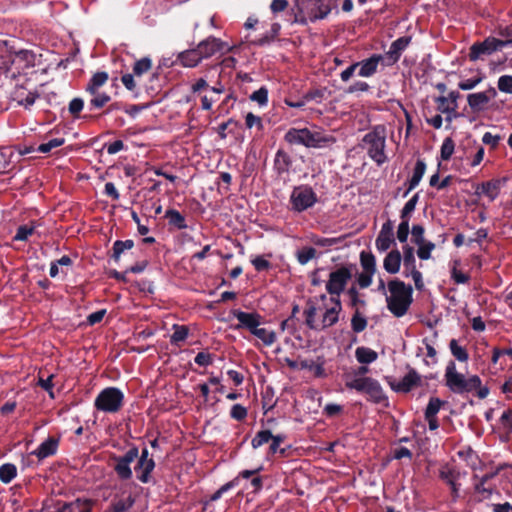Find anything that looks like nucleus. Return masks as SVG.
Segmentation results:
<instances>
[{
  "mask_svg": "<svg viewBox=\"0 0 512 512\" xmlns=\"http://www.w3.org/2000/svg\"><path fill=\"white\" fill-rule=\"evenodd\" d=\"M335 0H295V22L307 24L324 19L335 6Z\"/></svg>",
  "mask_w": 512,
  "mask_h": 512,
  "instance_id": "f257e3e1",
  "label": "nucleus"
},
{
  "mask_svg": "<svg viewBox=\"0 0 512 512\" xmlns=\"http://www.w3.org/2000/svg\"><path fill=\"white\" fill-rule=\"evenodd\" d=\"M329 303L325 304V311L319 322L316 321L317 308L309 303L304 310L305 323L313 330H324L335 325L339 321V314L342 311V303L338 297H330Z\"/></svg>",
  "mask_w": 512,
  "mask_h": 512,
  "instance_id": "f03ea898",
  "label": "nucleus"
},
{
  "mask_svg": "<svg viewBox=\"0 0 512 512\" xmlns=\"http://www.w3.org/2000/svg\"><path fill=\"white\" fill-rule=\"evenodd\" d=\"M388 289L390 295L386 297L387 308L395 317L404 316L412 303V287L396 279L388 283Z\"/></svg>",
  "mask_w": 512,
  "mask_h": 512,
  "instance_id": "7ed1b4c3",
  "label": "nucleus"
},
{
  "mask_svg": "<svg viewBox=\"0 0 512 512\" xmlns=\"http://www.w3.org/2000/svg\"><path fill=\"white\" fill-rule=\"evenodd\" d=\"M284 139L291 145H302L306 148H324L336 141L331 135L311 131L308 128H290Z\"/></svg>",
  "mask_w": 512,
  "mask_h": 512,
  "instance_id": "20e7f679",
  "label": "nucleus"
},
{
  "mask_svg": "<svg viewBox=\"0 0 512 512\" xmlns=\"http://www.w3.org/2000/svg\"><path fill=\"white\" fill-rule=\"evenodd\" d=\"M363 144L367 150L368 156L381 166L387 161L385 153L386 147V128L383 125H376L363 137Z\"/></svg>",
  "mask_w": 512,
  "mask_h": 512,
  "instance_id": "39448f33",
  "label": "nucleus"
},
{
  "mask_svg": "<svg viewBox=\"0 0 512 512\" xmlns=\"http://www.w3.org/2000/svg\"><path fill=\"white\" fill-rule=\"evenodd\" d=\"M445 380L447 387L458 394L475 391L481 384V379L477 375L466 378L463 374L457 372L453 361H450L446 366Z\"/></svg>",
  "mask_w": 512,
  "mask_h": 512,
  "instance_id": "423d86ee",
  "label": "nucleus"
},
{
  "mask_svg": "<svg viewBox=\"0 0 512 512\" xmlns=\"http://www.w3.org/2000/svg\"><path fill=\"white\" fill-rule=\"evenodd\" d=\"M345 386L348 389L365 393L368 396V399L374 403L379 404L386 400V396L380 383L374 378L346 375Z\"/></svg>",
  "mask_w": 512,
  "mask_h": 512,
  "instance_id": "0eeeda50",
  "label": "nucleus"
},
{
  "mask_svg": "<svg viewBox=\"0 0 512 512\" xmlns=\"http://www.w3.org/2000/svg\"><path fill=\"white\" fill-rule=\"evenodd\" d=\"M345 386L348 389L365 393L368 396V399L374 403L379 404L386 400V396L380 383L374 378L346 375Z\"/></svg>",
  "mask_w": 512,
  "mask_h": 512,
  "instance_id": "6e6552de",
  "label": "nucleus"
},
{
  "mask_svg": "<svg viewBox=\"0 0 512 512\" xmlns=\"http://www.w3.org/2000/svg\"><path fill=\"white\" fill-rule=\"evenodd\" d=\"M500 38L488 37L483 42L474 43L469 52V59L477 61L484 55H490L495 51L502 50L503 47L512 43L511 31L507 26L503 31H500Z\"/></svg>",
  "mask_w": 512,
  "mask_h": 512,
  "instance_id": "1a4fd4ad",
  "label": "nucleus"
},
{
  "mask_svg": "<svg viewBox=\"0 0 512 512\" xmlns=\"http://www.w3.org/2000/svg\"><path fill=\"white\" fill-rule=\"evenodd\" d=\"M317 201V194L311 186H295L289 198L290 210L296 213H301L313 207Z\"/></svg>",
  "mask_w": 512,
  "mask_h": 512,
  "instance_id": "9d476101",
  "label": "nucleus"
},
{
  "mask_svg": "<svg viewBox=\"0 0 512 512\" xmlns=\"http://www.w3.org/2000/svg\"><path fill=\"white\" fill-rule=\"evenodd\" d=\"M123 402L124 394L119 388L107 387L97 395L94 405L99 411L116 413L121 409Z\"/></svg>",
  "mask_w": 512,
  "mask_h": 512,
  "instance_id": "9b49d317",
  "label": "nucleus"
},
{
  "mask_svg": "<svg viewBox=\"0 0 512 512\" xmlns=\"http://www.w3.org/2000/svg\"><path fill=\"white\" fill-rule=\"evenodd\" d=\"M138 454L139 448L133 444L123 455H113L111 457L112 468L120 480L128 481L132 478L131 464L136 460Z\"/></svg>",
  "mask_w": 512,
  "mask_h": 512,
  "instance_id": "f8f14e48",
  "label": "nucleus"
},
{
  "mask_svg": "<svg viewBox=\"0 0 512 512\" xmlns=\"http://www.w3.org/2000/svg\"><path fill=\"white\" fill-rule=\"evenodd\" d=\"M351 277V271L347 267H341L332 271L326 283V291L330 294V297L340 298Z\"/></svg>",
  "mask_w": 512,
  "mask_h": 512,
  "instance_id": "ddd939ff",
  "label": "nucleus"
},
{
  "mask_svg": "<svg viewBox=\"0 0 512 512\" xmlns=\"http://www.w3.org/2000/svg\"><path fill=\"white\" fill-rule=\"evenodd\" d=\"M196 47L198 49V52L200 53L202 60L215 56L218 53L224 54L231 50V47L229 46L228 43L213 36H210L202 40L198 43Z\"/></svg>",
  "mask_w": 512,
  "mask_h": 512,
  "instance_id": "4468645a",
  "label": "nucleus"
},
{
  "mask_svg": "<svg viewBox=\"0 0 512 512\" xmlns=\"http://www.w3.org/2000/svg\"><path fill=\"white\" fill-rule=\"evenodd\" d=\"M137 463L134 467V470L136 472L137 479L141 483H148L151 479V473L155 468V461L153 457L150 456V453L148 451L147 447H144L141 452L139 451Z\"/></svg>",
  "mask_w": 512,
  "mask_h": 512,
  "instance_id": "2eb2a0df",
  "label": "nucleus"
},
{
  "mask_svg": "<svg viewBox=\"0 0 512 512\" xmlns=\"http://www.w3.org/2000/svg\"><path fill=\"white\" fill-rule=\"evenodd\" d=\"M231 314L238 320V324L233 326L234 330L247 329L250 333L261 325L263 317L257 312H244L242 310H232Z\"/></svg>",
  "mask_w": 512,
  "mask_h": 512,
  "instance_id": "dca6fc26",
  "label": "nucleus"
},
{
  "mask_svg": "<svg viewBox=\"0 0 512 512\" xmlns=\"http://www.w3.org/2000/svg\"><path fill=\"white\" fill-rule=\"evenodd\" d=\"M497 97V91L495 88L490 87L489 89L481 92H475L467 95V102L473 112H481L485 110L489 102Z\"/></svg>",
  "mask_w": 512,
  "mask_h": 512,
  "instance_id": "f3484780",
  "label": "nucleus"
},
{
  "mask_svg": "<svg viewBox=\"0 0 512 512\" xmlns=\"http://www.w3.org/2000/svg\"><path fill=\"white\" fill-rule=\"evenodd\" d=\"M410 42V36H402L391 43L389 50L383 54L387 67L393 66L399 61L402 53L409 46Z\"/></svg>",
  "mask_w": 512,
  "mask_h": 512,
  "instance_id": "a211bd4d",
  "label": "nucleus"
},
{
  "mask_svg": "<svg viewBox=\"0 0 512 512\" xmlns=\"http://www.w3.org/2000/svg\"><path fill=\"white\" fill-rule=\"evenodd\" d=\"M359 67L358 75L360 77H371L377 72L379 65L386 66V60L382 54H373L367 59L356 62Z\"/></svg>",
  "mask_w": 512,
  "mask_h": 512,
  "instance_id": "6ab92c4d",
  "label": "nucleus"
},
{
  "mask_svg": "<svg viewBox=\"0 0 512 512\" xmlns=\"http://www.w3.org/2000/svg\"><path fill=\"white\" fill-rule=\"evenodd\" d=\"M420 382V375L414 369H410L398 382L392 384V389L396 392L407 393L418 386Z\"/></svg>",
  "mask_w": 512,
  "mask_h": 512,
  "instance_id": "aec40b11",
  "label": "nucleus"
},
{
  "mask_svg": "<svg viewBox=\"0 0 512 512\" xmlns=\"http://www.w3.org/2000/svg\"><path fill=\"white\" fill-rule=\"evenodd\" d=\"M59 442L60 437L49 436L37 449L32 451L31 454L36 456L39 460L53 456L58 451Z\"/></svg>",
  "mask_w": 512,
  "mask_h": 512,
  "instance_id": "412c9836",
  "label": "nucleus"
},
{
  "mask_svg": "<svg viewBox=\"0 0 512 512\" xmlns=\"http://www.w3.org/2000/svg\"><path fill=\"white\" fill-rule=\"evenodd\" d=\"M496 475L495 472L486 473L482 476L478 474H474L473 480L475 492L480 496V499H487L493 490L492 485L488 484L489 480H491Z\"/></svg>",
  "mask_w": 512,
  "mask_h": 512,
  "instance_id": "4be33fe9",
  "label": "nucleus"
},
{
  "mask_svg": "<svg viewBox=\"0 0 512 512\" xmlns=\"http://www.w3.org/2000/svg\"><path fill=\"white\" fill-rule=\"evenodd\" d=\"M402 255L398 249L391 250L383 261V267L389 274H396L401 267Z\"/></svg>",
  "mask_w": 512,
  "mask_h": 512,
  "instance_id": "5701e85b",
  "label": "nucleus"
},
{
  "mask_svg": "<svg viewBox=\"0 0 512 512\" xmlns=\"http://www.w3.org/2000/svg\"><path fill=\"white\" fill-rule=\"evenodd\" d=\"M177 59L184 67L190 68L197 66L202 61L197 47L180 52Z\"/></svg>",
  "mask_w": 512,
  "mask_h": 512,
  "instance_id": "b1692460",
  "label": "nucleus"
},
{
  "mask_svg": "<svg viewBox=\"0 0 512 512\" xmlns=\"http://www.w3.org/2000/svg\"><path fill=\"white\" fill-rule=\"evenodd\" d=\"M425 171H426L425 162L420 159L417 160L414 170H413V175L408 181V188L403 195L404 197L407 196L413 189H415L419 185L423 175L425 174Z\"/></svg>",
  "mask_w": 512,
  "mask_h": 512,
  "instance_id": "393cba45",
  "label": "nucleus"
},
{
  "mask_svg": "<svg viewBox=\"0 0 512 512\" xmlns=\"http://www.w3.org/2000/svg\"><path fill=\"white\" fill-rule=\"evenodd\" d=\"M38 97L39 94L36 91H26L23 88H19L15 92V100L26 109H29Z\"/></svg>",
  "mask_w": 512,
  "mask_h": 512,
  "instance_id": "a878e982",
  "label": "nucleus"
},
{
  "mask_svg": "<svg viewBox=\"0 0 512 512\" xmlns=\"http://www.w3.org/2000/svg\"><path fill=\"white\" fill-rule=\"evenodd\" d=\"M58 512H91V502L89 500L76 499L65 503Z\"/></svg>",
  "mask_w": 512,
  "mask_h": 512,
  "instance_id": "bb28decb",
  "label": "nucleus"
},
{
  "mask_svg": "<svg viewBox=\"0 0 512 512\" xmlns=\"http://www.w3.org/2000/svg\"><path fill=\"white\" fill-rule=\"evenodd\" d=\"M356 360L361 364H371L377 360L378 354L371 348L360 346L355 350Z\"/></svg>",
  "mask_w": 512,
  "mask_h": 512,
  "instance_id": "cd10ccee",
  "label": "nucleus"
},
{
  "mask_svg": "<svg viewBox=\"0 0 512 512\" xmlns=\"http://www.w3.org/2000/svg\"><path fill=\"white\" fill-rule=\"evenodd\" d=\"M165 218L167 219L168 224L173 228H176L178 230H183L187 228L185 217L178 210H166Z\"/></svg>",
  "mask_w": 512,
  "mask_h": 512,
  "instance_id": "c85d7f7f",
  "label": "nucleus"
},
{
  "mask_svg": "<svg viewBox=\"0 0 512 512\" xmlns=\"http://www.w3.org/2000/svg\"><path fill=\"white\" fill-rule=\"evenodd\" d=\"M465 474V472H461L456 467H451L449 465H445L439 470V477L447 484H452V482L458 481L460 477Z\"/></svg>",
  "mask_w": 512,
  "mask_h": 512,
  "instance_id": "c756f323",
  "label": "nucleus"
},
{
  "mask_svg": "<svg viewBox=\"0 0 512 512\" xmlns=\"http://www.w3.org/2000/svg\"><path fill=\"white\" fill-rule=\"evenodd\" d=\"M135 503V498L131 493H128L125 497L115 498L111 503L112 512H126Z\"/></svg>",
  "mask_w": 512,
  "mask_h": 512,
  "instance_id": "7c9ffc66",
  "label": "nucleus"
},
{
  "mask_svg": "<svg viewBox=\"0 0 512 512\" xmlns=\"http://www.w3.org/2000/svg\"><path fill=\"white\" fill-rule=\"evenodd\" d=\"M499 192V183L498 182H485L477 187L476 193L479 196H485L489 199V201H493Z\"/></svg>",
  "mask_w": 512,
  "mask_h": 512,
  "instance_id": "2f4dec72",
  "label": "nucleus"
},
{
  "mask_svg": "<svg viewBox=\"0 0 512 512\" xmlns=\"http://www.w3.org/2000/svg\"><path fill=\"white\" fill-rule=\"evenodd\" d=\"M291 166L290 156L283 150H278L274 159V168L278 174L285 173Z\"/></svg>",
  "mask_w": 512,
  "mask_h": 512,
  "instance_id": "473e14b6",
  "label": "nucleus"
},
{
  "mask_svg": "<svg viewBox=\"0 0 512 512\" xmlns=\"http://www.w3.org/2000/svg\"><path fill=\"white\" fill-rule=\"evenodd\" d=\"M108 80V74L106 72H97L95 73L86 88L88 93H94L95 91H99V88L102 87Z\"/></svg>",
  "mask_w": 512,
  "mask_h": 512,
  "instance_id": "72a5a7b5",
  "label": "nucleus"
},
{
  "mask_svg": "<svg viewBox=\"0 0 512 512\" xmlns=\"http://www.w3.org/2000/svg\"><path fill=\"white\" fill-rule=\"evenodd\" d=\"M251 334L260 339L265 346H271L276 341V333L274 331L261 328L260 326L252 331Z\"/></svg>",
  "mask_w": 512,
  "mask_h": 512,
  "instance_id": "f704fd0d",
  "label": "nucleus"
},
{
  "mask_svg": "<svg viewBox=\"0 0 512 512\" xmlns=\"http://www.w3.org/2000/svg\"><path fill=\"white\" fill-rule=\"evenodd\" d=\"M300 369H307L314 373L316 377L322 378L326 376L324 369V361L314 362L312 360H303L300 362Z\"/></svg>",
  "mask_w": 512,
  "mask_h": 512,
  "instance_id": "c9c22d12",
  "label": "nucleus"
},
{
  "mask_svg": "<svg viewBox=\"0 0 512 512\" xmlns=\"http://www.w3.org/2000/svg\"><path fill=\"white\" fill-rule=\"evenodd\" d=\"M38 225L36 222L30 224L20 225L17 228L16 234L13 237L14 241H27L29 237L35 232Z\"/></svg>",
  "mask_w": 512,
  "mask_h": 512,
  "instance_id": "e433bc0d",
  "label": "nucleus"
},
{
  "mask_svg": "<svg viewBox=\"0 0 512 512\" xmlns=\"http://www.w3.org/2000/svg\"><path fill=\"white\" fill-rule=\"evenodd\" d=\"M134 246L133 240L127 239L125 241L117 240L114 242L112 250V258L118 262L120 260L121 255L126 251L132 249Z\"/></svg>",
  "mask_w": 512,
  "mask_h": 512,
  "instance_id": "4c0bfd02",
  "label": "nucleus"
},
{
  "mask_svg": "<svg viewBox=\"0 0 512 512\" xmlns=\"http://www.w3.org/2000/svg\"><path fill=\"white\" fill-rule=\"evenodd\" d=\"M92 98L89 101V109H100L104 107L110 100V96L106 93H100L99 91H95L94 93H89Z\"/></svg>",
  "mask_w": 512,
  "mask_h": 512,
  "instance_id": "58836bf2",
  "label": "nucleus"
},
{
  "mask_svg": "<svg viewBox=\"0 0 512 512\" xmlns=\"http://www.w3.org/2000/svg\"><path fill=\"white\" fill-rule=\"evenodd\" d=\"M403 263L404 274L411 270L416 269V259L414 256V249L411 246H403Z\"/></svg>",
  "mask_w": 512,
  "mask_h": 512,
  "instance_id": "ea45409f",
  "label": "nucleus"
},
{
  "mask_svg": "<svg viewBox=\"0 0 512 512\" xmlns=\"http://www.w3.org/2000/svg\"><path fill=\"white\" fill-rule=\"evenodd\" d=\"M17 475V468L14 464L5 463L0 466V480L3 483H10Z\"/></svg>",
  "mask_w": 512,
  "mask_h": 512,
  "instance_id": "a19ab883",
  "label": "nucleus"
},
{
  "mask_svg": "<svg viewBox=\"0 0 512 512\" xmlns=\"http://www.w3.org/2000/svg\"><path fill=\"white\" fill-rule=\"evenodd\" d=\"M360 262L364 271L376 272V259L372 253L362 251L360 253Z\"/></svg>",
  "mask_w": 512,
  "mask_h": 512,
  "instance_id": "79ce46f5",
  "label": "nucleus"
},
{
  "mask_svg": "<svg viewBox=\"0 0 512 512\" xmlns=\"http://www.w3.org/2000/svg\"><path fill=\"white\" fill-rule=\"evenodd\" d=\"M451 354L460 362H466L469 355L466 349L458 344L456 339H452L449 343Z\"/></svg>",
  "mask_w": 512,
  "mask_h": 512,
  "instance_id": "37998d69",
  "label": "nucleus"
},
{
  "mask_svg": "<svg viewBox=\"0 0 512 512\" xmlns=\"http://www.w3.org/2000/svg\"><path fill=\"white\" fill-rule=\"evenodd\" d=\"M392 245H396L394 237L378 234L375 240V247L378 252L384 253L390 249Z\"/></svg>",
  "mask_w": 512,
  "mask_h": 512,
  "instance_id": "c03bdc74",
  "label": "nucleus"
},
{
  "mask_svg": "<svg viewBox=\"0 0 512 512\" xmlns=\"http://www.w3.org/2000/svg\"><path fill=\"white\" fill-rule=\"evenodd\" d=\"M174 332L171 335L170 342L171 344L178 345L180 342H183L188 337V328L184 325H173Z\"/></svg>",
  "mask_w": 512,
  "mask_h": 512,
  "instance_id": "a18cd8bd",
  "label": "nucleus"
},
{
  "mask_svg": "<svg viewBox=\"0 0 512 512\" xmlns=\"http://www.w3.org/2000/svg\"><path fill=\"white\" fill-rule=\"evenodd\" d=\"M445 404L444 401L437 397H431L429 399L428 405L425 409V418H430L433 416H437L441 407Z\"/></svg>",
  "mask_w": 512,
  "mask_h": 512,
  "instance_id": "49530a36",
  "label": "nucleus"
},
{
  "mask_svg": "<svg viewBox=\"0 0 512 512\" xmlns=\"http://www.w3.org/2000/svg\"><path fill=\"white\" fill-rule=\"evenodd\" d=\"M351 327L355 333H360L367 327V319L358 310L352 316Z\"/></svg>",
  "mask_w": 512,
  "mask_h": 512,
  "instance_id": "de8ad7c7",
  "label": "nucleus"
},
{
  "mask_svg": "<svg viewBox=\"0 0 512 512\" xmlns=\"http://www.w3.org/2000/svg\"><path fill=\"white\" fill-rule=\"evenodd\" d=\"M460 458H462L466 463L472 468L477 469V464L479 463V459L477 454L471 449L467 448L458 452Z\"/></svg>",
  "mask_w": 512,
  "mask_h": 512,
  "instance_id": "09e8293b",
  "label": "nucleus"
},
{
  "mask_svg": "<svg viewBox=\"0 0 512 512\" xmlns=\"http://www.w3.org/2000/svg\"><path fill=\"white\" fill-rule=\"evenodd\" d=\"M152 62L148 57L141 58L134 63L133 73L135 76H142L144 73L151 69Z\"/></svg>",
  "mask_w": 512,
  "mask_h": 512,
  "instance_id": "8fccbe9b",
  "label": "nucleus"
},
{
  "mask_svg": "<svg viewBox=\"0 0 512 512\" xmlns=\"http://www.w3.org/2000/svg\"><path fill=\"white\" fill-rule=\"evenodd\" d=\"M272 438V433L270 430H261L257 432L254 438L251 441V445L254 449L261 447L262 445L268 443Z\"/></svg>",
  "mask_w": 512,
  "mask_h": 512,
  "instance_id": "3c124183",
  "label": "nucleus"
},
{
  "mask_svg": "<svg viewBox=\"0 0 512 512\" xmlns=\"http://www.w3.org/2000/svg\"><path fill=\"white\" fill-rule=\"evenodd\" d=\"M419 201V194H414L404 205L400 218L410 219V215L414 212Z\"/></svg>",
  "mask_w": 512,
  "mask_h": 512,
  "instance_id": "603ef678",
  "label": "nucleus"
},
{
  "mask_svg": "<svg viewBox=\"0 0 512 512\" xmlns=\"http://www.w3.org/2000/svg\"><path fill=\"white\" fill-rule=\"evenodd\" d=\"M315 255L316 250L313 247H305L297 252L296 257L301 265H306Z\"/></svg>",
  "mask_w": 512,
  "mask_h": 512,
  "instance_id": "864d4df0",
  "label": "nucleus"
},
{
  "mask_svg": "<svg viewBox=\"0 0 512 512\" xmlns=\"http://www.w3.org/2000/svg\"><path fill=\"white\" fill-rule=\"evenodd\" d=\"M13 155L14 153L10 148H0V173L4 172L9 167Z\"/></svg>",
  "mask_w": 512,
  "mask_h": 512,
  "instance_id": "5fc2aeb1",
  "label": "nucleus"
},
{
  "mask_svg": "<svg viewBox=\"0 0 512 512\" xmlns=\"http://www.w3.org/2000/svg\"><path fill=\"white\" fill-rule=\"evenodd\" d=\"M250 99L254 102H257L260 106H265L268 103V89L264 86L260 87L258 90L254 91L250 95Z\"/></svg>",
  "mask_w": 512,
  "mask_h": 512,
  "instance_id": "6e6d98bb",
  "label": "nucleus"
},
{
  "mask_svg": "<svg viewBox=\"0 0 512 512\" xmlns=\"http://www.w3.org/2000/svg\"><path fill=\"white\" fill-rule=\"evenodd\" d=\"M454 148H455V145H454L453 140L449 137L446 138L443 141L441 150H440L441 159L444 161L449 160L454 152Z\"/></svg>",
  "mask_w": 512,
  "mask_h": 512,
  "instance_id": "4d7b16f0",
  "label": "nucleus"
},
{
  "mask_svg": "<svg viewBox=\"0 0 512 512\" xmlns=\"http://www.w3.org/2000/svg\"><path fill=\"white\" fill-rule=\"evenodd\" d=\"M65 142L64 138H54L38 146L37 151L40 153H48L52 149L63 145Z\"/></svg>",
  "mask_w": 512,
  "mask_h": 512,
  "instance_id": "13d9d810",
  "label": "nucleus"
},
{
  "mask_svg": "<svg viewBox=\"0 0 512 512\" xmlns=\"http://www.w3.org/2000/svg\"><path fill=\"white\" fill-rule=\"evenodd\" d=\"M417 246V255L421 260H428L431 257L432 250L435 248V244L430 241H425L423 244Z\"/></svg>",
  "mask_w": 512,
  "mask_h": 512,
  "instance_id": "bf43d9fd",
  "label": "nucleus"
},
{
  "mask_svg": "<svg viewBox=\"0 0 512 512\" xmlns=\"http://www.w3.org/2000/svg\"><path fill=\"white\" fill-rule=\"evenodd\" d=\"M409 236V219L401 218V222L397 228V239L404 243L407 241Z\"/></svg>",
  "mask_w": 512,
  "mask_h": 512,
  "instance_id": "052dcab7",
  "label": "nucleus"
},
{
  "mask_svg": "<svg viewBox=\"0 0 512 512\" xmlns=\"http://www.w3.org/2000/svg\"><path fill=\"white\" fill-rule=\"evenodd\" d=\"M435 102L437 103V109L441 113L445 112H455L457 110V107H454L450 101L446 98V96H439L435 99Z\"/></svg>",
  "mask_w": 512,
  "mask_h": 512,
  "instance_id": "680f3d73",
  "label": "nucleus"
},
{
  "mask_svg": "<svg viewBox=\"0 0 512 512\" xmlns=\"http://www.w3.org/2000/svg\"><path fill=\"white\" fill-rule=\"evenodd\" d=\"M482 79L483 78L481 76L464 79L458 83V88L464 91L472 90L482 81Z\"/></svg>",
  "mask_w": 512,
  "mask_h": 512,
  "instance_id": "e2e57ef3",
  "label": "nucleus"
},
{
  "mask_svg": "<svg viewBox=\"0 0 512 512\" xmlns=\"http://www.w3.org/2000/svg\"><path fill=\"white\" fill-rule=\"evenodd\" d=\"M498 89L504 93H512V75H503L498 80Z\"/></svg>",
  "mask_w": 512,
  "mask_h": 512,
  "instance_id": "0e129e2a",
  "label": "nucleus"
},
{
  "mask_svg": "<svg viewBox=\"0 0 512 512\" xmlns=\"http://www.w3.org/2000/svg\"><path fill=\"white\" fill-rule=\"evenodd\" d=\"M230 416L237 421H241L246 418L247 409L241 404H234L231 408Z\"/></svg>",
  "mask_w": 512,
  "mask_h": 512,
  "instance_id": "69168bd1",
  "label": "nucleus"
},
{
  "mask_svg": "<svg viewBox=\"0 0 512 512\" xmlns=\"http://www.w3.org/2000/svg\"><path fill=\"white\" fill-rule=\"evenodd\" d=\"M13 55L7 51L0 54V72H6L13 64Z\"/></svg>",
  "mask_w": 512,
  "mask_h": 512,
  "instance_id": "338daca9",
  "label": "nucleus"
},
{
  "mask_svg": "<svg viewBox=\"0 0 512 512\" xmlns=\"http://www.w3.org/2000/svg\"><path fill=\"white\" fill-rule=\"evenodd\" d=\"M194 361L199 366L207 367L213 363V357L212 354L208 352H199L194 358Z\"/></svg>",
  "mask_w": 512,
  "mask_h": 512,
  "instance_id": "774afa93",
  "label": "nucleus"
}]
</instances>
